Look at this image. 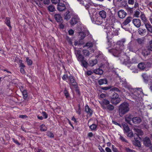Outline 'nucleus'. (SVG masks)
I'll list each match as a JSON object with an SVG mask.
<instances>
[{"label":"nucleus","mask_w":152,"mask_h":152,"mask_svg":"<svg viewBox=\"0 0 152 152\" xmlns=\"http://www.w3.org/2000/svg\"><path fill=\"white\" fill-rule=\"evenodd\" d=\"M126 39L124 38L118 41L115 48L108 49L109 53L115 56L117 54H119L123 51L124 48V43L126 42Z\"/></svg>","instance_id":"obj_1"},{"label":"nucleus","mask_w":152,"mask_h":152,"mask_svg":"<svg viewBox=\"0 0 152 152\" xmlns=\"http://www.w3.org/2000/svg\"><path fill=\"white\" fill-rule=\"evenodd\" d=\"M129 104L127 102H124L121 104L119 108V114L124 115L128 112L129 110Z\"/></svg>","instance_id":"obj_2"},{"label":"nucleus","mask_w":152,"mask_h":152,"mask_svg":"<svg viewBox=\"0 0 152 152\" xmlns=\"http://www.w3.org/2000/svg\"><path fill=\"white\" fill-rule=\"evenodd\" d=\"M121 63L127 65V64L136 63V60L135 58H133L132 61L130 60L129 58L126 55H124L123 57L119 58Z\"/></svg>","instance_id":"obj_3"},{"label":"nucleus","mask_w":152,"mask_h":152,"mask_svg":"<svg viewBox=\"0 0 152 152\" xmlns=\"http://www.w3.org/2000/svg\"><path fill=\"white\" fill-rule=\"evenodd\" d=\"M121 100L118 97V94L116 93L113 92L111 99V102L112 103L117 104L120 102Z\"/></svg>","instance_id":"obj_4"},{"label":"nucleus","mask_w":152,"mask_h":152,"mask_svg":"<svg viewBox=\"0 0 152 152\" xmlns=\"http://www.w3.org/2000/svg\"><path fill=\"white\" fill-rule=\"evenodd\" d=\"M105 26L106 27V28H105L107 30V31H105L107 33V39L108 42H109V40L111 39L112 36V33H111V29L110 24H108L107 23Z\"/></svg>","instance_id":"obj_5"},{"label":"nucleus","mask_w":152,"mask_h":152,"mask_svg":"<svg viewBox=\"0 0 152 152\" xmlns=\"http://www.w3.org/2000/svg\"><path fill=\"white\" fill-rule=\"evenodd\" d=\"M75 54L77 60L80 62L84 60V56L81 54V51L80 50H75Z\"/></svg>","instance_id":"obj_6"},{"label":"nucleus","mask_w":152,"mask_h":152,"mask_svg":"<svg viewBox=\"0 0 152 152\" xmlns=\"http://www.w3.org/2000/svg\"><path fill=\"white\" fill-rule=\"evenodd\" d=\"M80 19L77 16H75L72 18L70 21V23L72 26H73L79 22Z\"/></svg>","instance_id":"obj_7"},{"label":"nucleus","mask_w":152,"mask_h":152,"mask_svg":"<svg viewBox=\"0 0 152 152\" xmlns=\"http://www.w3.org/2000/svg\"><path fill=\"white\" fill-rule=\"evenodd\" d=\"M69 79L70 81L69 83L70 86H72L74 87H76L77 86V83L72 76H69Z\"/></svg>","instance_id":"obj_8"},{"label":"nucleus","mask_w":152,"mask_h":152,"mask_svg":"<svg viewBox=\"0 0 152 152\" xmlns=\"http://www.w3.org/2000/svg\"><path fill=\"white\" fill-rule=\"evenodd\" d=\"M104 94H101L99 97V101L101 106L103 109H104Z\"/></svg>","instance_id":"obj_9"},{"label":"nucleus","mask_w":152,"mask_h":152,"mask_svg":"<svg viewBox=\"0 0 152 152\" xmlns=\"http://www.w3.org/2000/svg\"><path fill=\"white\" fill-rule=\"evenodd\" d=\"M132 22L134 25L137 28H139L141 25V20L138 19H134Z\"/></svg>","instance_id":"obj_10"},{"label":"nucleus","mask_w":152,"mask_h":152,"mask_svg":"<svg viewBox=\"0 0 152 152\" xmlns=\"http://www.w3.org/2000/svg\"><path fill=\"white\" fill-rule=\"evenodd\" d=\"M126 15V13L123 10H120L118 12V16L121 19L124 18Z\"/></svg>","instance_id":"obj_11"},{"label":"nucleus","mask_w":152,"mask_h":152,"mask_svg":"<svg viewBox=\"0 0 152 152\" xmlns=\"http://www.w3.org/2000/svg\"><path fill=\"white\" fill-rule=\"evenodd\" d=\"M143 143L147 147H149L151 145V142L149 137H145L143 140Z\"/></svg>","instance_id":"obj_12"},{"label":"nucleus","mask_w":152,"mask_h":152,"mask_svg":"<svg viewBox=\"0 0 152 152\" xmlns=\"http://www.w3.org/2000/svg\"><path fill=\"white\" fill-rule=\"evenodd\" d=\"M139 136V135H138L137 134L134 133V139L136 143V144H135V145L139 147L140 145L139 141V140H140V138Z\"/></svg>","instance_id":"obj_13"},{"label":"nucleus","mask_w":152,"mask_h":152,"mask_svg":"<svg viewBox=\"0 0 152 152\" xmlns=\"http://www.w3.org/2000/svg\"><path fill=\"white\" fill-rule=\"evenodd\" d=\"M133 118V116L131 115H127L125 117V121L128 124L130 125H132L131 121H132V119Z\"/></svg>","instance_id":"obj_14"},{"label":"nucleus","mask_w":152,"mask_h":152,"mask_svg":"<svg viewBox=\"0 0 152 152\" xmlns=\"http://www.w3.org/2000/svg\"><path fill=\"white\" fill-rule=\"evenodd\" d=\"M54 17L57 22L60 23L63 22L62 18L60 14H55L54 15Z\"/></svg>","instance_id":"obj_15"},{"label":"nucleus","mask_w":152,"mask_h":152,"mask_svg":"<svg viewBox=\"0 0 152 152\" xmlns=\"http://www.w3.org/2000/svg\"><path fill=\"white\" fill-rule=\"evenodd\" d=\"M57 8L58 10L60 11L64 10L66 9L65 4L61 3L58 4Z\"/></svg>","instance_id":"obj_16"},{"label":"nucleus","mask_w":152,"mask_h":152,"mask_svg":"<svg viewBox=\"0 0 152 152\" xmlns=\"http://www.w3.org/2000/svg\"><path fill=\"white\" fill-rule=\"evenodd\" d=\"M141 121L140 118L138 117H133L132 119V122L135 124H137L140 123Z\"/></svg>","instance_id":"obj_17"},{"label":"nucleus","mask_w":152,"mask_h":152,"mask_svg":"<svg viewBox=\"0 0 152 152\" xmlns=\"http://www.w3.org/2000/svg\"><path fill=\"white\" fill-rule=\"evenodd\" d=\"M122 126L123 127L124 133H128L131 130L127 124H122Z\"/></svg>","instance_id":"obj_18"},{"label":"nucleus","mask_w":152,"mask_h":152,"mask_svg":"<svg viewBox=\"0 0 152 152\" xmlns=\"http://www.w3.org/2000/svg\"><path fill=\"white\" fill-rule=\"evenodd\" d=\"M100 18H98L96 17H95L94 18V20H93L91 18V20H92V22L93 23H95L96 24L98 25H101L103 22V20H101Z\"/></svg>","instance_id":"obj_19"},{"label":"nucleus","mask_w":152,"mask_h":152,"mask_svg":"<svg viewBox=\"0 0 152 152\" xmlns=\"http://www.w3.org/2000/svg\"><path fill=\"white\" fill-rule=\"evenodd\" d=\"M132 19V17L129 16L127 17L126 19L122 23V24L124 26H126L129 23L131 22Z\"/></svg>","instance_id":"obj_20"},{"label":"nucleus","mask_w":152,"mask_h":152,"mask_svg":"<svg viewBox=\"0 0 152 152\" xmlns=\"http://www.w3.org/2000/svg\"><path fill=\"white\" fill-rule=\"evenodd\" d=\"M145 26L147 31L152 33V26L149 23H147L145 24Z\"/></svg>","instance_id":"obj_21"},{"label":"nucleus","mask_w":152,"mask_h":152,"mask_svg":"<svg viewBox=\"0 0 152 152\" xmlns=\"http://www.w3.org/2000/svg\"><path fill=\"white\" fill-rule=\"evenodd\" d=\"M146 30L145 29H143L142 28H140L138 30V32L141 35L144 36L145 34Z\"/></svg>","instance_id":"obj_22"},{"label":"nucleus","mask_w":152,"mask_h":152,"mask_svg":"<svg viewBox=\"0 0 152 152\" xmlns=\"http://www.w3.org/2000/svg\"><path fill=\"white\" fill-rule=\"evenodd\" d=\"M70 12L69 11H67L64 14V19L67 20H69L71 17Z\"/></svg>","instance_id":"obj_23"},{"label":"nucleus","mask_w":152,"mask_h":152,"mask_svg":"<svg viewBox=\"0 0 152 152\" xmlns=\"http://www.w3.org/2000/svg\"><path fill=\"white\" fill-rule=\"evenodd\" d=\"M85 111L87 113L91 115L92 114V110L89 107L88 105H86L85 107Z\"/></svg>","instance_id":"obj_24"},{"label":"nucleus","mask_w":152,"mask_h":152,"mask_svg":"<svg viewBox=\"0 0 152 152\" xmlns=\"http://www.w3.org/2000/svg\"><path fill=\"white\" fill-rule=\"evenodd\" d=\"M133 129L134 132H136V133L138 135H142L143 134V131L140 129L137 128H134Z\"/></svg>","instance_id":"obj_25"},{"label":"nucleus","mask_w":152,"mask_h":152,"mask_svg":"<svg viewBox=\"0 0 152 152\" xmlns=\"http://www.w3.org/2000/svg\"><path fill=\"white\" fill-rule=\"evenodd\" d=\"M150 53V51L148 49H144L142 50V55L144 56H147Z\"/></svg>","instance_id":"obj_26"},{"label":"nucleus","mask_w":152,"mask_h":152,"mask_svg":"<svg viewBox=\"0 0 152 152\" xmlns=\"http://www.w3.org/2000/svg\"><path fill=\"white\" fill-rule=\"evenodd\" d=\"M127 48L129 50V51L131 52L133 51V45L132 44L131 42H130L128 44Z\"/></svg>","instance_id":"obj_27"},{"label":"nucleus","mask_w":152,"mask_h":152,"mask_svg":"<svg viewBox=\"0 0 152 152\" xmlns=\"http://www.w3.org/2000/svg\"><path fill=\"white\" fill-rule=\"evenodd\" d=\"M94 72L96 74L99 75H102L103 72V71L99 68L94 70Z\"/></svg>","instance_id":"obj_28"},{"label":"nucleus","mask_w":152,"mask_h":152,"mask_svg":"<svg viewBox=\"0 0 152 152\" xmlns=\"http://www.w3.org/2000/svg\"><path fill=\"white\" fill-rule=\"evenodd\" d=\"M140 18L144 22V24L148 23V20L144 14L141 15H140Z\"/></svg>","instance_id":"obj_29"},{"label":"nucleus","mask_w":152,"mask_h":152,"mask_svg":"<svg viewBox=\"0 0 152 152\" xmlns=\"http://www.w3.org/2000/svg\"><path fill=\"white\" fill-rule=\"evenodd\" d=\"M114 109V107L111 104L107 105L105 107V109L108 111H112Z\"/></svg>","instance_id":"obj_30"},{"label":"nucleus","mask_w":152,"mask_h":152,"mask_svg":"<svg viewBox=\"0 0 152 152\" xmlns=\"http://www.w3.org/2000/svg\"><path fill=\"white\" fill-rule=\"evenodd\" d=\"M138 67L139 68L142 70L145 68L146 66L144 63L142 62L139 63L138 64Z\"/></svg>","instance_id":"obj_31"},{"label":"nucleus","mask_w":152,"mask_h":152,"mask_svg":"<svg viewBox=\"0 0 152 152\" xmlns=\"http://www.w3.org/2000/svg\"><path fill=\"white\" fill-rule=\"evenodd\" d=\"M99 15L100 17V18L104 20V11L103 10L99 11Z\"/></svg>","instance_id":"obj_32"},{"label":"nucleus","mask_w":152,"mask_h":152,"mask_svg":"<svg viewBox=\"0 0 152 152\" xmlns=\"http://www.w3.org/2000/svg\"><path fill=\"white\" fill-rule=\"evenodd\" d=\"M97 126L95 124H93L89 126V128L91 130L93 131H96L97 129Z\"/></svg>","instance_id":"obj_33"},{"label":"nucleus","mask_w":152,"mask_h":152,"mask_svg":"<svg viewBox=\"0 0 152 152\" xmlns=\"http://www.w3.org/2000/svg\"><path fill=\"white\" fill-rule=\"evenodd\" d=\"M97 63V61L96 59L91 60L89 61L90 65L93 66Z\"/></svg>","instance_id":"obj_34"},{"label":"nucleus","mask_w":152,"mask_h":152,"mask_svg":"<svg viewBox=\"0 0 152 152\" xmlns=\"http://www.w3.org/2000/svg\"><path fill=\"white\" fill-rule=\"evenodd\" d=\"M122 84L123 86L125 88H128L129 85L127 82L126 81L125 79L122 81Z\"/></svg>","instance_id":"obj_35"},{"label":"nucleus","mask_w":152,"mask_h":152,"mask_svg":"<svg viewBox=\"0 0 152 152\" xmlns=\"http://www.w3.org/2000/svg\"><path fill=\"white\" fill-rule=\"evenodd\" d=\"M81 65L85 68H87L88 66V63L85 60H83L81 62Z\"/></svg>","instance_id":"obj_36"},{"label":"nucleus","mask_w":152,"mask_h":152,"mask_svg":"<svg viewBox=\"0 0 152 152\" xmlns=\"http://www.w3.org/2000/svg\"><path fill=\"white\" fill-rule=\"evenodd\" d=\"M5 23L10 28L11 27L10 24V18H6Z\"/></svg>","instance_id":"obj_37"},{"label":"nucleus","mask_w":152,"mask_h":152,"mask_svg":"<svg viewBox=\"0 0 152 152\" xmlns=\"http://www.w3.org/2000/svg\"><path fill=\"white\" fill-rule=\"evenodd\" d=\"M47 127L44 124H42L40 126V129L42 131H45L47 130Z\"/></svg>","instance_id":"obj_38"},{"label":"nucleus","mask_w":152,"mask_h":152,"mask_svg":"<svg viewBox=\"0 0 152 152\" xmlns=\"http://www.w3.org/2000/svg\"><path fill=\"white\" fill-rule=\"evenodd\" d=\"M48 10L50 12H53L55 10V8L52 5H50L48 7Z\"/></svg>","instance_id":"obj_39"},{"label":"nucleus","mask_w":152,"mask_h":152,"mask_svg":"<svg viewBox=\"0 0 152 152\" xmlns=\"http://www.w3.org/2000/svg\"><path fill=\"white\" fill-rule=\"evenodd\" d=\"M136 41L138 44H142L144 43V39L143 38H138Z\"/></svg>","instance_id":"obj_40"},{"label":"nucleus","mask_w":152,"mask_h":152,"mask_svg":"<svg viewBox=\"0 0 152 152\" xmlns=\"http://www.w3.org/2000/svg\"><path fill=\"white\" fill-rule=\"evenodd\" d=\"M83 53L85 56H88L90 55L89 51L87 50H83Z\"/></svg>","instance_id":"obj_41"},{"label":"nucleus","mask_w":152,"mask_h":152,"mask_svg":"<svg viewBox=\"0 0 152 152\" xmlns=\"http://www.w3.org/2000/svg\"><path fill=\"white\" fill-rule=\"evenodd\" d=\"M148 50L152 51V41H150L149 42V45L147 47Z\"/></svg>","instance_id":"obj_42"},{"label":"nucleus","mask_w":152,"mask_h":152,"mask_svg":"<svg viewBox=\"0 0 152 152\" xmlns=\"http://www.w3.org/2000/svg\"><path fill=\"white\" fill-rule=\"evenodd\" d=\"M26 62L28 65H31L32 63V61L29 58L27 57L26 58Z\"/></svg>","instance_id":"obj_43"},{"label":"nucleus","mask_w":152,"mask_h":152,"mask_svg":"<svg viewBox=\"0 0 152 152\" xmlns=\"http://www.w3.org/2000/svg\"><path fill=\"white\" fill-rule=\"evenodd\" d=\"M142 76L144 79V82L145 83H147L148 80V77L145 74L142 75Z\"/></svg>","instance_id":"obj_44"},{"label":"nucleus","mask_w":152,"mask_h":152,"mask_svg":"<svg viewBox=\"0 0 152 152\" xmlns=\"http://www.w3.org/2000/svg\"><path fill=\"white\" fill-rule=\"evenodd\" d=\"M120 135V137H119V139L123 142H125L128 143V142L127 140H126V139L123 136H121V135Z\"/></svg>","instance_id":"obj_45"},{"label":"nucleus","mask_w":152,"mask_h":152,"mask_svg":"<svg viewBox=\"0 0 152 152\" xmlns=\"http://www.w3.org/2000/svg\"><path fill=\"white\" fill-rule=\"evenodd\" d=\"M93 44L91 42H88L85 45L83 46V47H88V48H89L92 47Z\"/></svg>","instance_id":"obj_46"},{"label":"nucleus","mask_w":152,"mask_h":152,"mask_svg":"<svg viewBox=\"0 0 152 152\" xmlns=\"http://www.w3.org/2000/svg\"><path fill=\"white\" fill-rule=\"evenodd\" d=\"M126 8V10L127 12L130 14H132L133 12V8H131L128 7Z\"/></svg>","instance_id":"obj_47"},{"label":"nucleus","mask_w":152,"mask_h":152,"mask_svg":"<svg viewBox=\"0 0 152 152\" xmlns=\"http://www.w3.org/2000/svg\"><path fill=\"white\" fill-rule=\"evenodd\" d=\"M127 133V134H126V135L128 137L132 138L133 137V135H134L133 134V133L131 130L130 131V132Z\"/></svg>","instance_id":"obj_48"},{"label":"nucleus","mask_w":152,"mask_h":152,"mask_svg":"<svg viewBox=\"0 0 152 152\" xmlns=\"http://www.w3.org/2000/svg\"><path fill=\"white\" fill-rule=\"evenodd\" d=\"M79 36H80V38L81 39H83L85 37V34L83 32H80L79 33Z\"/></svg>","instance_id":"obj_49"},{"label":"nucleus","mask_w":152,"mask_h":152,"mask_svg":"<svg viewBox=\"0 0 152 152\" xmlns=\"http://www.w3.org/2000/svg\"><path fill=\"white\" fill-rule=\"evenodd\" d=\"M95 9L92 8L91 7H89V9H88V12L89 14L93 13V12L95 11Z\"/></svg>","instance_id":"obj_50"},{"label":"nucleus","mask_w":152,"mask_h":152,"mask_svg":"<svg viewBox=\"0 0 152 152\" xmlns=\"http://www.w3.org/2000/svg\"><path fill=\"white\" fill-rule=\"evenodd\" d=\"M140 14V12L139 11L136 10L134 14V16L136 18H138L139 17V15Z\"/></svg>","instance_id":"obj_51"},{"label":"nucleus","mask_w":152,"mask_h":152,"mask_svg":"<svg viewBox=\"0 0 152 152\" xmlns=\"http://www.w3.org/2000/svg\"><path fill=\"white\" fill-rule=\"evenodd\" d=\"M47 136L50 137H54L53 134L50 132H48L47 133Z\"/></svg>","instance_id":"obj_52"},{"label":"nucleus","mask_w":152,"mask_h":152,"mask_svg":"<svg viewBox=\"0 0 152 152\" xmlns=\"http://www.w3.org/2000/svg\"><path fill=\"white\" fill-rule=\"evenodd\" d=\"M105 65L106 66L107 68V71H109L111 68L109 66V64L108 62L107 61L105 63Z\"/></svg>","instance_id":"obj_53"},{"label":"nucleus","mask_w":152,"mask_h":152,"mask_svg":"<svg viewBox=\"0 0 152 152\" xmlns=\"http://www.w3.org/2000/svg\"><path fill=\"white\" fill-rule=\"evenodd\" d=\"M64 93L66 98H68L69 97V94L68 93L67 91L66 90V89H65L64 90Z\"/></svg>","instance_id":"obj_54"},{"label":"nucleus","mask_w":152,"mask_h":152,"mask_svg":"<svg viewBox=\"0 0 152 152\" xmlns=\"http://www.w3.org/2000/svg\"><path fill=\"white\" fill-rule=\"evenodd\" d=\"M22 92L23 96L25 97L27 96V93L26 90H23Z\"/></svg>","instance_id":"obj_55"},{"label":"nucleus","mask_w":152,"mask_h":152,"mask_svg":"<svg viewBox=\"0 0 152 152\" xmlns=\"http://www.w3.org/2000/svg\"><path fill=\"white\" fill-rule=\"evenodd\" d=\"M69 77H68L67 74H65L63 76L62 78L63 80H66L67 79H69Z\"/></svg>","instance_id":"obj_56"},{"label":"nucleus","mask_w":152,"mask_h":152,"mask_svg":"<svg viewBox=\"0 0 152 152\" xmlns=\"http://www.w3.org/2000/svg\"><path fill=\"white\" fill-rule=\"evenodd\" d=\"M112 150L113 152H119L118 149L113 145H112Z\"/></svg>","instance_id":"obj_57"},{"label":"nucleus","mask_w":152,"mask_h":152,"mask_svg":"<svg viewBox=\"0 0 152 152\" xmlns=\"http://www.w3.org/2000/svg\"><path fill=\"white\" fill-rule=\"evenodd\" d=\"M134 3V0H128V3L129 4L133 5Z\"/></svg>","instance_id":"obj_58"},{"label":"nucleus","mask_w":152,"mask_h":152,"mask_svg":"<svg viewBox=\"0 0 152 152\" xmlns=\"http://www.w3.org/2000/svg\"><path fill=\"white\" fill-rule=\"evenodd\" d=\"M78 109L77 111V113L79 115H80L81 113V108L80 104H79L78 106Z\"/></svg>","instance_id":"obj_59"},{"label":"nucleus","mask_w":152,"mask_h":152,"mask_svg":"<svg viewBox=\"0 0 152 152\" xmlns=\"http://www.w3.org/2000/svg\"><path fill=\"white\" fill-rule=\"evenodd\" d=\"M111 90L113 91H116L117 92H120V91L119 90L118 88H115V87H114V88H113L112 89H111L110 90V91H111Z\"/></svg>","instance_id":"obj_60"},{"label":"nucleus","mask_w":152,"mask_h":152,"mask_svg":"<svg viewBox=\"0 0 152 152\" xmlns=\"http://www.w3.org/2000/svg\"><path fill=\"white\" fill-rule=\"evenodd\" d=\"M126 152H135V151L132 149H130L129 148H126L125 149Z\"/></svg>","instance_id":"obj_61"},{"label":"nucleus","mask_w":152,"mask_h":152,"mask_svg":"<svg viewBox=\"0 0 152 152\" xmlns=\"http://www.w3.org/2000/svg\"><path fill=\"white\" fill-rule=\"evenodd\" d=\"M43 116L45 118H48V115L45 112H43L42 113Z\"/></svg>","instance_id":"obj_62"},{"label":"nucleus","mask_w":152,"mask_h":152,"mask_svg":"<svg viewBox=\"0 0 152 152\" xmlns=\"http://www.w3.org/2000/svg\"><path fill=\"white\" fill-rule=\"evenodd\" d=\"M52 2L55 4L59 3L60 1V0H51Z\"/></svg>","instance_id":"obj_63"},{"label":"nucleus","mask_w":152,"mask_h":152,"mask_svg":"<svg viewBox=\"0 0 152 152\" xmlns=\"http://www.w3.org/2000/svg\"><path fill=\"white\" fill-rule=\"evenodd\" d=\"M12 140L13 141L18 145H20V143L17 140H15L14 138H12Z\"/></svg>","instance_id":"obj_64"}]
</instances>
